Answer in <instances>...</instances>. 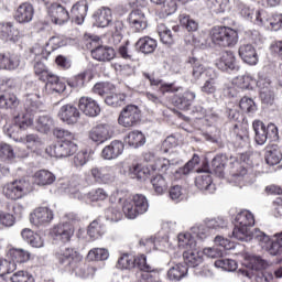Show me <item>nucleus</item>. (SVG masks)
<instances>
[{
    "label": "nucleus",
    "instance_id": "dca6fc26",
    "mask_svg": "<svg viewBox=\"0 0 282 282\" xmlns=\"http://www.w3.org/2000/svg\"><path fill=\"white\" fill-rule=\"evenodd\" d=\"M54 219V212L48 207H39L31 214V221L34 226H45Z\"/></svg>",
    "mask_w": 282,
    "mask_h": 282
},
{
    "label": "nucleus",
    "instance_id": "4be33fe9",
    "mask_svg": "<svg viewBox=\"0 0 282 282\" xmlns=\"http://www.w3.org/2000/svg\"><path fill=\"white\" fill-rule=\"evenodd\" d=\"M87 10H89V6L86 1L75 3L70 9V19H73L77 25H83L85 17H87Z\"/></svg>",
    "mask_w": 282,
    "mask_h": 282
},
{
    "label": "nucleus",
    "instance_id": "a878e982",
    "mask_svg": "<svg viewBox=\"0 0 282 282\" xmlns=\"http://www.w3.org/2000/svg\"><path fill=\"white\" fill-rule=\"evenodd\" d=\"M195 185L199 191H204L205 193H209L213 195L215 191H217V187L215 184H213V178L210 177V174L208 172H205L204 174H200L195 180Z\"/></svg>",
    "mask_w": 282,
    "mask_h": 282
},
{
    "label": "nucleus",
    "instance_id": "39448f33",
    "mask_svg": "<svg viewBox=\"0 0 282 282\" xmlns=\"http://www.w3.org/2000/svg\"><path fill=\"white\" fill-rule=\"evenodd\" d=\"M122 210L127 219H135L149 210V199L142 194H135L123 202Z\"/></svg>",
    "mask_w": 282,
    "mask_h": 282
},
{
    "label": "nucleus",
    "instance_id": "393cba45",
    "mask_svg": "<svg viewBox=\"0 0 282 282\" xmlns=\"http://www.w3.org/2000/svg\"><path fill=\"white\" fill-rule=\"evenodd\" d=\"M128 21L137 32H142V30L147 29V18L144 17V12L140 9L133 10L129 14Z\"/></svg>",
    "mask_w": 282,
    "mask_h": 282
},
{
    "label": "nucleus",
    "instance_id": "7ed1b4c3",
    "mask_svg": "<svg viewBox=\"0 0 282 282\" xmlns=\"http://www.w3.org/2000/svg\"><path fill=\"white\" fill-rule=\"evenodd\" d=\"M252 226H254V215H252L250 210L245 209L238 213L232 230L234 239H238V241H252V239H254V231H250Z\"/></svg>",
    "mask_w": 282,
    "mask_h": 282
},
{
    "label": "nucleus",
    "instance_id": "f704fd0d",
    "mask_svg": "<svg viewBox=\"0 0 282 282\" xmlns=\"http://www.w3.org/2000/svg\"><path fill=\"white\" fill-rule=\"evenodd\" d=\"M189 63L193 66V72H192V76L194 78V80H199V77L200 76H206V78L213 76V74H215V72H213V69L210 68H204L203 65H200L198 62H197V58L193 57L189 59Z\"/></svg>",
    "mask_w": 282,
    "mask_h": 282
},
{
    "label": "nucleus",
    "instance_id": "79ce46f5",
    "mask_svg": "<svg viewBox=\"0 0 282 282\" xmlns=\"http://www.w3.org/2000/svg\"><path fill=\"white\" fill-rule=\"evenodd\" d=\"M145 78L150 80V85H160V91L162 94H175V91H180V87H176L175 84H164L160 79H155L149 75H145Z\"/></svg>",
    "mask_w": 282,
    "mask_h": 282
},
{
    "label": "nucleus",
    "instance_id": "72a5a7b5",
    "mask_svg": "<svg viewBox=\"0 0 282 282\" xmlns=\"http://www.w3.org/2000/svg\"><path fill=\"white\" fill-rule=\"evenodd\" d=\"M34 178L37 186H50V184L56 182V176L47 170L37 171L34 174Z\"/></svg>",
    "mask_w": 282,
    "mask_h": 282
},
{
    "label": "nucleus",
    "instance_id": "c85d7f7f",
    "mask_svg": "<svg viewBox=\"0 0 282 282\" xmlns=\"http://www.w3.org/2000/svg\"><path fill=\"white\" fill-rule=\"evenodd\" d=\"M197 95L194 91L187 90L182 96H176L174 98V105L178 109H182L183 111H186L191 105H193V101Z\"/></svg>",
    "mask_w": 282,
    "mask_h": 282
},
{
    "label": "nucleus",
    "instance_id": "473e14b6",
    "mask_svg": "<svg viewBox=\"0 0 282 282\" xmlns=\"http://www.w3.org/2000/svg\"><path fill=\"white\" fill-rule=\"evenodd\" d=\"M124 142L132 149H139V147L147 144V137L141 131H132L124 138Z\"/></svg>",
    "mask_w": 282,
    "mask_h": 282
},
{
    "label": "nucleus",
    "instance_id": "de8ad7c7",
    "mask_svg": "<svg viewBox=\"0 0 282 282\" xmlns=\"http://www.w3.org/2000/svg\"><path fill=\"white\" fill-rule=\"evenodd\" d=\"M151 184L156 195H164V193H166V189L169 188V183H166V178H164V176L160 174L152 177Z\"/></svg>",
    "mask_w": 282,
    "mask_h": 282
},
{
    "label": "nucleus",
    "instance_id": "b1692460",
    "mask_svg": "<svg viewBox=\"0 0 282 282\" xmlns=\"http://www.w3.org/2000/svg\"><path fill=\"white\" fill-rule=\"evenodd\" d=\"M135 46L138 52H141V54H153V52L158 50V40L145 35L137 41Z\"/></svg>",
    "mask_w": 282,
    "mask_h": 282
},
{
    "label": "nucleus",
    "instance_id": "9d476101",
    "mask_svg": "<svg viewBox=\"0 0 282 282\" xmlns=\"http://www.w3.org/2000/svg\"><path fill=\"white\" fill-rule=\"evenodd\" d=\"M140 120V108L135 105L127 106L119 116V124L121 127H135Z\"/></svg>",
    "mask_w": 282,
    "mask_h": 282
},
{
    "label": "nucleus",
    "instance_id": "aec40b11",
    "mask_svg": "<svg viewBox=\"0 0 282 282\" xmlns=\"http://www.w3.org/2000/svg\"><path fill=\"white\" fill-rule=\"evenodd\" d=\"M238 54L247 65H257L259 63V55L252 44L240 45Z\"/></svg>",
    "mask_w": 282,
    "mask_h": 282
},
{
    "label": "nucleus",
    "instance_id": "7c9ffc66",
    "mask_svg": "<svg viewBox=\"0 0 282 282\" xmlns=\"http://www.w3.org/2000/svg\"><path fill=\"white\" fill-rule=\"evenodd\" d=\"M54 127V119L50 115H41L35 120V129L40 133H50Z\"/></svg>",
    "mask_w": 282,
    "mask_h": 282
},
{
    "label": "nucleus",
    "instance_id": "09e8293b",
    "mask_svg": "<svg viewBox=\"0 0 282 282\" xmlns=\"http://www.w3.org/2000/svg\"><path fill=\"white\" fill-rule=\"evenodd\" d=\"M158 34L164 45H173V43H175V40L173 39V33L165 24L158 25Z\"/></svg>",
    "mask_w": 282,
    "mask_h": 282
},
{
    "label": "nucleus",
    "instance_id": "0e129e2a",
    "mask_svg": "<svg viewBox=\"0 0 282 282\" xmlns=\"http://www.w3.org/2000/svg\"><path fill=\"white\" fill-rule=\"evenodd\" d=\"M250 263H251L252 270H256V271L267 270V268H270V262H268V260L261 258L260 256L251 257Z\"/></svg>",
    "mask_w": 282,
    "mask_h": 282
},
{
    "label": "nucleus",
    "instance_id": "ddd939ff",
    "mask_svg": "<svg viewBox=\"0 0 282 282\" xmlns=\"http://www.w3.org/2000/svg\"><path fill=\"white\" fill-rule=\"evenodd\" d=\"M58 118L66 124H76L80 119V111L76 106L67 104L61 107Z\"/></svg>",
    "mask_w": 282,
    "mask_h": 282
},
{
    "label": "nucleus",
    "instance_id": "a19ab883",
    "mask_svg": "<svg viewBox=\"0 0 282 282\" xmlns=\"http://www.w3.org/2000/svg\"><path fill=\"white\" fill-rule=\"evenodd\" d=\"M228 164V156L226 154H218L212 161V171L216 175H224V169Z\"/></svg>",
    "mask_w": 282,
    "mask_h": 282
},
{
    "label": "nucleus",
    "instance_id": "6e6d98bb",
    "mask_svg": "<svg viewBox=\"0 0 282 282\" xmlns=\"http://www.w3.org/2000/svg\"><path fill=\"white\" fill-rule=\"evenodd\" d=\"M175 166H177V159H163L159 171H161V173H166L167 175H173L175 173Z\"/></svg>",
    "mask_w": 282,
    "mask_h": 282
},
{
    "label": "nucleus",
    "instance_id": "20e7f679",
    "mask_svg": "<svg viewBox=\"0 0 282 282\" xmlns=\"http://www.w3.org/2000/svg\"><path fill=\"white\" fill-rule=\"evenodd\" d=\"M209 37L217 47H235L239 42V33L230 26H214L209 31Z\"/></svg>",
    "mask_w": 282,
    "mask_h": 282
},
{
    "label": "nucleus",
    "instance_id": "3c124183",
    "mask_svg": "<svg viewBox=\"0 0 282 282\" xmlns=\"http://www.w3.org/2000/svg\"><path fill=\"white\" fill-rule=\"evenodd\" d=\"M149 174V170L142 167L141 164H132L129 167V172L128 175L132 178V180H144V177H147V175Z\"/></svg>",
    "mask_w": 282,
    "mask_h": 282
},
{
    "label": "nucleus",
    "instance_id": "864d4df0",
    "mask_svg": "<svg viewBox=\"0 0 282 282\" xmlns=\"http://www.w3.org/2000/svg\"><path fill=\"white\" fill-rule=\"evenodd\" d=\"M234 135H235V143L238 147H241L243 142H248V128L246 127H239L238 124L235 126L234 128Z\"/></svg>",
    "mask_w": 282,
    "mask_h": 282
},
{
    "label": "nucleus",
    "instance_id": "f3484780",
    "mask_svg": "<svg viewBox=\"0 0 282 282\" xmlns=\"http://www.w3.org/2000/svg\"><path fill=\"white\" fill-rule=\"evenodd\" d=\"M78 107L88 118L100 116V106L91 97H82Z\"/></svg>",
    "mask_w": 282,
    "mask_h": 282
},
{
    "label": "nucleus",
    "instance_id": "052dcab7",
    "mask_svg": "<svg viewBox=\"0 0 282 282\" xmlns=\"http://www.w3.org/2000/svg\"><path fill=\"white\" fill-rule=\"evenodd\" d=\"M105 232H102V227L100 226V223L98 220H94L88 226L87 235L90 237V239L96 240L100 239Z\"/></svg>",
    "mask_w": 282,
    "mask_h": 282
},
{
    "label": "nucleus",
    "instance_id": "69168bd1",
    "mask_svg": "<svg viewBox=\"0 0 282 282\" xmlns=\"http://www.w3.org/2000/svg\"><path fill=\"white\" fill-rule=\"evenodd\" d=\"M239 107L245 113H254L257 111V105H254L252 98L242 97Z\"/></svg>",
    "mask_w": 282,
    "mask_h": 282
},
{
    "label": "nucleus",
    "instance_id": "f03ea898",
    "mask_svg": "<svg viewBox=\"0 0 282 282\" xmlns=\"http://www.w3.org/2000/svg\"><path fill=\"white\" fill-rule=\"evenodd\" d=\"M54 135L59 138L62 141L46 149V151L51 153L52 158H69L78 151V144L74 142V140H76V135L69 132V130L56 129L54 131Z\"/></svg>",
    "mask_w": 282,
    "mask_h": 282
},
{
    "label": "nucleus",
    "instance_id": "13d9d810",
    "mask_svg": "<svg viewBox=\"0 0 282 282\" xmlns=\"http://www.w3.org/2000/svg\"><path fill=\"white\" fill-rule=\"evenodd\" d=\"M257 83L250 75L239 76L235 79V85L240 89H252V86Z\"/></svg>",
    "mask_w": 282,
    "mask_h": 282
},
{
    "label": "nucleus",
    "instance_id": "423d86ee",
    "mask_svg": "<svg viewBox=\"0 0 282 282\" xmlns=\"http://www.w3.org/2000/svg\"><path fill=\"white\" fill-rule=\"evenodd\" d=\"M30 191V182L25 180H17L11 183H7L3 186V195L8 199H21L22 197H25L28 195V192Z\"/></svg>",
    "mask_w": 282,
    "mask_h": 282
},
{
    "label": "nucleus",
    "instance_id": "a211bd4d",
    "mask_svg": "<svg viewBox=\"0 0 282 282\" xmlns=\"http://www.w3.org/2000/svg\"><path fill=\"white\" fill-rule=\"evenodd\" d=\"M14 19L21 24L31 23L34 19V7L28 2L20 4L15 11Z\"/></svg>",
    "mask_w": 282,
    "mask_h": 282
},
{
    "label": "nucleus",
    "instance_id": "4468645a",
    "mask_svg": "<svg viewBox=\"0 0 282 282\" xmlns=\"http://www.w3.org/2000/svg\"><path fill=\"white\" fill-rule=\"evenodd\" d=\"M74 232L75 229L72 223L58 224L52 230L55 239H57L58 241H63V243H67V241H70L74 237Z\"/></svg>",
    "mask_w": 282,
    "mask_h": 282
},
{
    "label": "nucleus",
    "instance_id": "2eb2a0df",
    "mask_svg": "<svg viewBox=\"0 0 282 282\" xmlns=\"http://www.w3.org/2000/svg\"><path fill=\"white\" fill-rule=\"evenodd\" d=\"M257 87L260 89V100L263 105H274V93L270 89V79L259 77L256 82Z\"/></svg>",
    "mask_w": 282,
    "mask_h": 282
},
{
    "label": "nucleus",
    "instance_id": "c03bdc74",
    "mask_svg": "<svg viewBox=\"0 0 282 282\" xmlns=\"http://www.w3.org/2000/svg\"><path fill=\"white\" fill-rule=\"evenodd\" d=\"M15 107H19V99L15 95H0V109H14Z\"/></svg>",
    "mask_w": 282,
    "mask_h": 282
},
{
    "label": "nucleus",
    "instance_id": "e433bc0d",
    "mask_svg": "<svg viewBox=\"0 0 282 282\" xmlns=\"http://www.w3.org/2000/svg\"><path fill=\"white\" fill-rule=\"evenodd\" d=\"M89 139L97 144H102L104 142H107V126L99 124L93 128L89 132Z\"/></svg>",
    "mask_w": 282,
    "mask_h": 282
},
{
    "label": "nucleus",
    "instance_id": "c9c22d12",
    "mask_svg": "<svg viewBox=\"0 0 282 282\" xmlns=\"http://www.w3.org/2000/svg\"><path fill=\"white\" fill-rule=\"evenodd\" d=\"M206 6L215 14H224L230 10V0H207Z\"/></svg>",
    "mask_w": 282,
    "mask_h": 282
},
{
    "label": "nucleus",
    "instance_id": "680f3d73",
    "mask_svg": "<svg viewBox=\"0 0 282 282\" xmlns=\"http://www.w3.org/2000/svg\"><path fill=\"white\" fill-rule=\"evenodd\" d=\"M264 23L268 30L279 32V30H282V14L270 15V20H267Z\"/></svg>",
    "mask_w": 282,
    "mask_h": 282
},
{
    "label": "nucleus",
    "instance_id": "49530a36",
    "mask_svg": "<svg viewBox=\"0 0 282 282\" xmlns=\"http://www.w3.org/2000/svg\"><path fill=\"white\" fill-rule=\"evenodd\" d=\"M119 270H132L135 268V257L129 253H122L117 262Z\"/></svg>",
    "mask_w": 282,
    "mask_h": 282
},
{
    "label": "nucleus",
    "instance_id": "bb28decb",
    "mask_svg": "<svg viewBox=\"0 0 282 282\" xmlns=\"http://www.w3.org/2000/svg\"><path fill=\"white\" fill-rule=\"evenodd\" d=\"M152 3L159 6L161 17H171L177 12V2L175 0H151Z\"/></svg>",
    "mask_w": 282,
    "mask_h": 282
},
{
    "label": "nucleus",
    "instance_id": "37998d69",
    "mask_svg": "<svg viewBox=\"0 0 282 282\" xmlns=\"http://www.w3.org/2000/svg\"><path fill=\"white\" fill-rule=\"evenodd\" d=\"M107 158L108 160H116L119 155H122V151H124V144L122 141H112L107 147Z\"/></svg>",
    "mask_w": 282,
    "mask_h": 282
},
{
    "label": "nucleus",
    "instance_id": "a18cd8bd",
    "mask_svg": "<svg viewBox=\"0 0 282 282\" xmlns=\"http://www.w3.org/2000/svg\"><path fill=\"white\" fill-rule=\"evenodd\" d=\"M178 248L182 250H192L197 248V243L191 234H180L178 237Z\"/></svg>",
    "mask_w": 282,
    "mask_h": 282
},
{
    "label": "nucleus",
    "instance_id": "f257e3e1",
    "mask_svg": "<svg viewBox=\"0 0 282 282\" xmlns=\"http://www.w3.org/2000/svg\"><path fill=\"white\" fill-rule=\"evenodd\" d=\"M25 113L15 117L14 123H7L3 127V132L9 138L14 133H19L20 129H28L34 123V113H39L43 109V104L39 100V95L29 94L24 101Z\"/></svg>",
    "mask_w": 282,
    "mask_h": 282
},
{
    "label": "nucleus",
    "instance_id": "cd10ccee",
    "mask_svg": "<svg viewBox=\"0 0 282 282\" xmlns=\"http://www.w3.org/2000/svg\"><path fill=\"white\" fill-rule=\"evenodd\" d=\"M281 159L282 154L279 145L272 144L265 148L264 160L265 163L269 164V166H275V164H279V162H281Z\"/></svg>",
    "mask_w": 282,
    "mask_h": 282
},
{
    "label": "nucleus",
    "instance_id": "0eeeda50",
    "mask_svg": "<svg viewBox=\"0 0 282 282\" xmlns=\"http://www.w3.org/2000/svg\"><path fill=\"white\" fill-rule=\"evenodd\" d=\"M56 259L64 268L76 270L83 263V256L74 248H65L56 253Z\"/></svg>",
    "mask_w": 282,
    "mask_h": 282
},
{
    "label": "nucleus",
    "instance_id": "774afa93",
    "mask_svg": "<svg viewBox=\"0 0 282 282\" xmlns=\"http://www.w3.org/2000/svg\"><path fill=\"white\" fill-rule=\"evenodd\" d=\"M10 280L12 282H34V276L25 271H19L14 273Z\"/></svg>",
    "mask_w": 282,
    "mask_h": 282
},
{
    "label": "nucleus",
    "instance_id": "2f4dec72",
    "mask_svg": "<svg viewBox=\"0 0 282 282\" xmlns=\"http://www.w3.org/2000/svg\"><path fill=\"white\" fill-rule=\"evenodd\" d=\"M252 128L254 131V140L258 144L263 145L268 142L265 123L261 120H254L252 122Z\"/></svg>",
    "mask_w": 282,
    "mask_h": 282
},
{
    "label": "nucleus",
    "instance_id": "338daca9",
    "mask_svg": "<svg viewBox=\"0 0 282 282\" xmlns=\"http://www.w3.org/2000/svg\"><path fill=\"white\" fill-rule=\"evenodd\" d=\"M216 268H221L227 272H235L237 270V261L232 259H220L215 262Z\"/></svg>",
    "mask_w": 282,
    "mask_h": 282
},
{
    "label": "nucleus",
    "instance_id": "e2e57ef3",
    "mask_svg": "<svg viewBox=\"0 0 282 282\" xmlns=\"http://www.w3.org/2000/svg\"><path fill=\"white\" fill-rule=\"evenodd\" d=\"M96 28H107V8L98 9L94 14Z\"/></svg>",
    "mask_w": 282,
    "mask_h": 282
},
{
    "label": "nucleus",
    "instance_id": "c756f323",
    "mask_svg": "<svg viewBox=\"0 0 282 282\" xmlns=\"http://www.w3.org/2000/svg\"><path fill=\"white\" fill-rule=\"evenodd\" d=\"M107 28H108V32L111 33L109 43H112V45H119L120 41H122V33H121L122 32V22L108 21Z\"/></svg>",
    "mask_w": 282,
    "mask_h": 282
},
{
    "label": "nucleus",
    "instance_id": "58836bf2",
    "mask_svg": "<svg viewBox=\"0 0 282 282\" xmlns=\"http://www.w3.org/2000/svg\"><path fill=\"white\" fill-rule=\"evenodd\" d=\"M21 235L24 241H28L32 248H43V238L39 234H34L31 229H23Z\"/></svg>",
    "mask_w": 282,
    "mask_h": 282
},
{
    "label": "nucleus",
    "instance_id": "ea45409f",
    "mask_svg": "<svg viewBox=\"0 0 282 282\" xmlns=\"http://www.w3.org/2000/svg\"><path fill=\"white\" fill-rule=\"evenodd\" d=\"M234 182L252 184L254 182V173H252V170H246V167L240 166L237 173L234 174Z\"/></svg>",
    "mask_w": 282,
    "mask_h": 282
},
{
    "label": "nucleus",
    "instance_id": "9b49d317",
    "mask_svg": "<svg viewBox=\"0 0 282 282\" xmlns=\"http://www.w3.org/2000/svg\"><path fill=\"white\" fill-rule=\"evenodd\" d=\"M48 17L51 18L52 23H55V25H65V23L72 19L67 8L58 3L51 4L48 8Z\"/></svg>",
    "mask_w": 282,
    "mask_h": 282
},
{
    "label": "nucleus",
    "instance_id": "bf43d9fd",
    "mask_svg": "<svg viewBox=\"0 0 282 282\" xmlns=\"http://www.w3.org/2000/svg\"><path fill=\"white\" fill-rule=\"evenodd\" d=\"M87 162H89V155L87 154V151H79L74 155L72 160V166L75 169H83Z\"/></svg>",
    "mask_w": 282,
    "mask_h": 282
},
{
    "label": "nucleus",
    "instance_id": "8fccbe9b",
    "mask_svg": "<svg viewBox=\"0 0 282 282\" xmlns=\"http://www.w3.org/2000/svg\"><path fill=\"white\" fill-rule=\"evenodd\" d=\"M9 254L12 259V261H9L10 263H25L30 261V253L23 249H11Z\"/></svg>",
    "mask_w": 282,
    "mask_h": 282
},
{
    "label": "nucleus",
    "instance_id": "5fc2aeb1",
    "mask_svg": "<svg viewBox=\"0 0 282 282\" xmlns=\"http://www.w3.org/2000/svg\"><path fill=\"white\" fill-rule=\"evenodd\" d=\"M199 164V156L197 154H194L193 159L189 160L183 167L175 171V175H188L189 173H193V169Z\"/></svg>",
    "mask_w": 282,
    "mask_h": 282
},
{
    "label": "nucleus",
    "instance_id": "1a4fd4ad",
    "mask_svg": "<svg viewBox=\"0 0 282 282\" xmlns=\"http://www.w3.org/2000/svg\"><path fill=\"white\" fill-rule=\"evenodd\" d=\"M215 247L205 248L203 250V254L208 257L209 259H219V257H224L226 250H230V240L221 237H215Z\"/></svg>",
    "mask_w": 282,
    "mask_h": 282
},
{
    "label": "nucleus",
    "instance_id": "f8f14e48",
    "mask_svg": "<svg viewBox=\"0 0 282 282\" xmlns=\"http://www.w3.org/2000/svg\"><path fill=\"white\" fill-rule=\"evenodd\" d=\"M0 39L18 43V41L23 39V33L11 22H0Z\"/></svg>",
    "mask_w": 282,
    "mask_h": 282
},
{
    "label": "nucleus",
    "instance_id": "6e6552de",
    "mask_svg": "<svg viewBox=\"0 0 282 282\" xmlns=\"http://www.w3.org/2000/svg\"><path fill=\"white\" fill-rule=\"evenodd\" d=\"M47 56H50V52L39 44H35L31 48L30 58H33L34 72L37 76H41V80H43V77L47 76L45 63H43V61H47Z\"/></svg>",
    "mask_w": 282,
    "mask_h": 282
},
{
    "label": "nucleus",
    "instance_id": "5701e85b",
    "mask_svg": "<svg viewBox=\"0 0 282 282\" xmlns=\"http://www.w3.org/2000/svg\"><path fill=\"white\" fill-rule=\"evenodd\" d=\"M183 259L189 268H197L204 261V253L194 247L183 252Z\"/></svg>",
    "mask_w": 282,
    "mask_h": 282
},
{
    "label": "nucleus",
    "instance_id": "412c9836",
    "mask_svg": "<svg viewBox=\"0 0 282 282\" xmlns=\"http://www.w3.org/2000/svg\"><path fill=\"white\" fill-rule=\"evenodd\" d=\"M216 67L221 69V72H232V69H237V58L235 57V53L230 51L224 52L217 61Z\"/></svg>",
    "mask_w": 282,
    "mask_h": 282
},
{
    "label": "nucleus",
    "instance_id": "4c0bfd02",
    "mask_svg": "<svg viewBox=\"0 0 282 282\" xmlns=\"http://www.w3.org/2000/svg\"><path fill=\"white\" fill-rule=\"evenodd\" d=\"M186 274H188V267L178 263L167 271V279H170V281H180L181 279H184Z\"/></svg>",
    "mask_w": 282,
    "mask_h": 282
},
{
    "label": "nucleus",
    "instance_id": "6ab92c4d",
    "mask_svg": "<svg viewBox=\"0 0 282 282\" xmlns=\"http://www.w3.org/2000/svg\"><path fill=\"white\" fill-rule=\"evenodd\" d=\"M21 65V57L14 53H0V69L14 72Z\"/></svg>",
    "mask_w": 282,
    "mask_h": 282
},
{
    "label": "nucleus",
    "instance_id": "603ef678",
    "mask_svg": "<svg viewBox=\"0 0 282 282\" xmlns=\"http://www.w3.org/2000/svg\"><path fill=\"white\" fill-rule=\"evenodd\" d=\"M180 23L187 32H197V30H199V23L188 14H181Z\"/></svg>",
    "mask_w": 282,
    "mask_h": 282
},
{
    "label": "nucleus",
    "instance_id": "4d7b16f0",
    "mask_svg": "<svg viewBox=\"0 0 282 282\" xmlns=\"http://www.w3.org/2000/svg\"><path fill=\"white\" fill-rule=\"evenodd\" d=\"M17 270V263L6 259H0V282H4V274H10Z\"/></svg>",
    "mask_w": 282,
    "mask_h": 282
}]
</instances>
